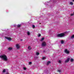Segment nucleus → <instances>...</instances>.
<instances>
[{"instance_id":"f257e3e1","label":"nucleus","mask_w":74,"mask_h":74,"mask_svg":"<svg viewBox=\"0 0 74 74\" xmlns=\"http://www.w3.org/2000/svg\"><path fill=\"white\" fill-rule=\"evenodd\" d=\"M0 58H2L3 60H5V61H7L8 59L7 56L6 55H5L0 56Z\"/></svg>"},{"instance_id":"f03ea898","label":"nucleus","mask_w":74,"mask_h":74,"mask_svg":"<svg viewBox=\"0 0 74 74\" xmlns=\"http://www.w3.org/2000/svg\"><path fill=\"white\" fill-rule=\"evenodd\" d=\"M64 36H65V34H64V33H63L58 34L57 35V37H64Z\"/></svg>"},{"instance_id":"7ed1b4c3","label":"nucleus","mask_w":74,"mask_h":74,"mask_svg":"<svg viewBox=\"0 0 74 74\" xmlns=\"http://www.w3.org/2000/svg\"><path fill=\"white\" fill-rule=\"evenodd\" d=\"M64 52L66 54H69V53H70V52H69V51H68L67 49H65Z\"/></svg>"},{"instance_id":"20e7f679","label":"nucleus","mask_w":74,"mask_h":74,"mask_svg":"<svg viewBox=\"0 0 74 74\" xmlns=\"http://www.w3.org/2000/svg\"><path fill=\"white\" fill-rule=\"evenodd\" d=\"M42 46L43 47H45L46 46V43L45 42H43L42 44Z\"/></svg>"},{"instance_id":"39448f33","label":"nucleus","mask_w":74,"mask_h":74,"mask_svg":"<svg viewBox=\"0 0 74 74\" xmlns=\"http://www.w3.org/2000/svg\"><path fill=\"white\" fill-rule=\"evenodd\" d=\"M69 60H70V58H68L66 60H65V63H68V62H69Z\"/></svg>"},{"instance_id":"423d86ee","label":"nucleus","mask_w":74,"mask_h":74,"mask_svg":"<svg viewBox=\"0 0 74 74\" xmlns=\"http://www.w3.org/2000/svg\"><path fill=\"white\" fill-rule=\"evenodd\" d=\"M16 48L17 49H19L20 48V46H19L18 44H16Z\"/></svg>"},{"instance_id":"0eeeda50","label":"nucleus","mask_w":74,"mask_h":74,"mask_svg":"<svg viewBox=\"0 0 74 74\" xmlns=\"http://www.w3.org/2000/svg\"><path fill=\"white\" fill-rule=\"evenodd\" d=\"M5 38H6V39H8V40H11V38L5 37Z\"/></svg>"},{"instance_id":"6e6552de","label":"nucleus","mask_w":74,"mask_h":74,"mask_svg":"<svg viewBox=\"0 0 74 74\" xmlns=\"http://www.w3.org/2000/svg\"><path fill=\"white\" fill-rule=\"evenodd\" d=\"M51 63V61H48L47 63V65L48 66L49 65V64H50Z\"/></svg>"},{"instance_id":"1a4fd4ad","label":"nucleus","mask_w":74,"mask_h":74,"mask_svg":"<svg viewBox=\"0 0 74 74\" xmlns=\"http://www.w3.org/2000/svg\"><path fill=\"white\" fill-rule=\"evenodd\" d=\"M28 49L29 50H30L32 49V48H31V47L30 46H29L28 47Z\"/></svg>"},{"instance_id":"9d476101","label":"nucleus","mask_w":74,"mask_h":74,"mask_svg":"<svg viewBox=\"0 0 74 74\" xmlns=\"http://www.w3.org/2000/svg\"><path fill=\"white\" fill-rule=\"evenodd\" d=\"M27 33L28 36H29V35L30 34V33L29 32H27Z\"/></svg>"},{"instance_id":"9b49d317","label":"nucleus","mask_w":74,"mask_h":74,"mask_svg":"<svg viewBox=\"0 0 74 74\" xmlns=\"http://www.w3.org/2000/svg\"><path fill=\"white\" fill-rule=\"evenodd\" d=\"M8 49L10 51L11 50H12V48H11V47H9L8 48Z\"/></svg>"},{"instance_id":"f8f14e48","label":"nucleus","mask_w":74,"mask_h":74,"mask_svg":"<svg viewBox=\"0 0 74 74\" xmlns=\"http://www.w3.org/2000/svg\"><path fill=\"white\" fill-rule=\"evenodd\" d=\"M21 25H17V27H20Z\"/></svg>"},{"instance_id":"ddd939ff","label":"nucleus","mask_w":74,"mask_h":74,"mask_svg":"<svg viewBox=\"0 0 74 74\" xmlns=\"http://www.w3.org/2000/svg\"><path fill=\"white\" fill-rule=\"evenodd\" d=\"M61 44H63L64 43V41L63 40H61Z\"/></svg>"},{"instance_id":"4468645a","label":"nucleus","mask_w":74,"mask_h":74,"mask_svg":"<svg viewBox=\"0 0 74 74\" xmlns=\"http://www.w3.org/2000/svg\"><path fill=\"white\" fill-rule=\"evenodd\" d=\"M44 40V38L43 37V38H42L40 40V41H43V40Z\"/></svg>"},{"instance_id":"2eb2a0df","label":"nucleus","mask_w":74,"mask_h":74,"mask_svg":"<svg viewBox=\"0 0 74 74\" xmlns=\"http://www.w3.org/2000/svg\"><path fill=\"white\" fill-rule=\"evenodd\" d=\"M36 55H40V53L38 52L36 53Z\"/></svg>"},{"instance_id":"dca6fc26","label":"nucleus","mask_w":74,"mask_h":74,"mask_svg":"<svg viewBox=\"0 0 74 74\" xmlns=\"http://www.w3.org/2000/svg\"><path fill=\"white\" fill-rule=\"evenodd\" d=\"M58 72H59V73H61L62 71L60 70H58Z\"/></svg>"},{"instance_id":"f3484780","label":"nucleus","mask_w":74,"mask_h":74,"mask_svg":"<svg viewBox=\"0 0 74 74\" xmlns=\"http://www.w3.org/2000/svg\"><path fill=\"white\" fill-rule=\"evenodd\" d=\"M71 38H74V35H73L71 37Z\"/></svg>"},{"instance_id":"a211bd4d","label":"nucleus","mask_w":74,"mask_h":74,"mask_svg":"<svg viewBox=\"0 0 74 74\" xmlns=\"http://www.w3.org/2000/svg\"><path fill=\"white\" fill-rule=\"evenodd\" d=\"M70 4L71 5H73V3L71 2H70Z\"/></svg>"},{"instance_id":"6ab92c4d","label":"nucleus","mask_w":74,"mask_h":74,"mask_svg":"<svg viewBox=\"0 0 74 74\" xmlns=\"http://www.w3.org/2000/svg\"><path fill=\"white\" fill-rule=\"evenodd\" d=\"M73 61H74V60H73V59H71V62H73Z\"/></svg>"},{"instance_id":"aec40b11","label":"nucleus","mask_w":74,"mask_h":74,"mask_svg":"<svg viewBox=\"0 0 74 74\" xmlns=\"http://www.w3.org/2000/svg\"><path fill=\"white\" fill-rule=\"evenodd\" d=\"M32 28H33V29L35 28V25H32Z\"/></svg>"},{"instance_id":"412c9836","label":"nucleus","mask_w":74,"mask_h":74,"mask_svg":"<svg viewBox=\"0 0 74 74\" xmlns=\"http://www.w3.org/2000/svg\"><path fill=\"white\" fill-rule=\"evenodd\" d=\"M5 71H6L5 69H4V70H3V73H5Z\"/></svg>"},{"instance_id":"4be33fe9","label":"nucleus","mask_w":74,"mask_h":74,"mask_svg":"<svg viewBox=\"0 0 74 74\" xmlns=\"http://www.w3.org/2000/svg\"><path fill=\"white\" fill-rule=\"evenodd\" d=\"M23 69H24V70H26V67H24L23 68Z\"/></svg>"},{"instance_id":"5701e85b","label":"nucleus","mask_w":74,"mask_h":74,"mask_svg":"<svg viewBox=\"0 0 74 74\" xmlns=\"http://www.w3.org/2000/svg\"><path fill=\"white\" fill-rule=\"evenodd\" d=\"M32 63V62H29V64H31Z\"/></svg>"},{"instance_id":"b1692460","label":"nucleus","mask_w":74,"mask_h":74,"mask_svg":"<svg viewBox=\"0 0 74 74\" xmlns=\"http://www.w3.org/2000/svg\"><path fill=\"white\" fill-rule=\"evenodd\" d=\"M41 36V34H39V35H38V37H40Z\"/></svg>"},{"instance_id":"393cba45","label":"nucleus","mask_w":74,"mask_h":74,"mask_svg":"<svg viewBox=\"0 0 74 74\" xmlns=\"http://www.w3.org/2000/svg\"><path fill=\"white\" fill-rule=\"evenodd\" d=\"M58 62H59V63H61V61L59 60Z\"/></svg>"},{"instance_id":"a878e982","label":"nucleus","mask_w":74,"mask_h":74,"mask_svg":"<svg viewBox=\"0 0 74 74\" xmlns=\"http://www.w3.org/2000/svg\"><path fill=\"white\" fill-rule=\"evenodd\" d=\"M73 15H74V14H71V16H73Z\"/></svg>"},{"instance_id":"bb28decb","label":"nucleus","mask_w":74,"mask_h":74,"mask_svg":"<svg viewBox=\"0 0 74 74\" xmlns=\"http://www.w3.org/2000/svg\"><path fill=\"white\" fill-rule=\"evenodd\" d=\"M46 58L45 57H43L42 58V59H46Z\"/></svg>"},{"instance_id":"cd10ccee","label":"nucleus","mask_w":74,"mask_h":74,"mask_svg":"<svg viewBox=\"0 0 74 74\" xmlns=\"http://www.w3.org/2000/svg\"><path fill=\"white\" fill-rule=\"evenodd\" d=\"M6 74H9V73H6Z\"/></svg>"},{"instance_id":"c85d7f7f","label":"nucleus","mask_w":74,"mask_h":74,"mask_svg":"<svg viewBox=\"0 0 74 74\" xmlns=\"http://www.w3.org/2000/svg\"><path fill=\"white\" fill-rule=\"evenodd\" d=\"M73 2L74 1V0H73Z\"/></svg>"},{"instance_id":"c756f323","label":"nucleus","mask_w":74,"mask_h":74,"mask_svg":"<svg viewBox=\"0 0 74 74\" xmlns=\"http://www.w3.org/2000/svg\"><path fill=\"white\" fill-rule=\"evenodd\" d=\"M39 24H41V23H40Z\"/></svg>"},{"instance_id":"7c9ffc66","label":"nucleus","mask_w":74,"mask_h":74,"mask_svg":"<svg viewBox=\"0 0 74 74\" xmlns=\"http://www.w3.org/2000/svg\"><path fill=\"white\" fill-rule=\"evenodd\" d=\"M14 26H15V25H14Z\"/></svg>"}]
</instances>
